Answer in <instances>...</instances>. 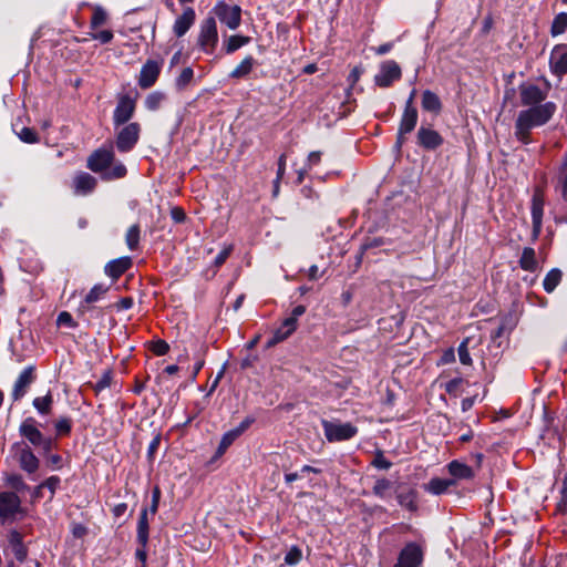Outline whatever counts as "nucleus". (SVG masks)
I'll list each match as a JSON object with an SVG mask.
<instances>
[{
	"mask_svg": "<svg viewBox=\"0 0 567 567\" xmlns=\"http://www.w3.org/2000/svg\"><path fill=\"white\" fill-rule=\"evenodd\" d=\"M107 290L109 288L101 284L93 286L89 293L85 296V302L93 303L99 301L102 298V296L106 293Z\"/></svg>",
	"mask_w": 567,
	"mask_h": 567,
	"instance_id": "obj_38",
	"label": "nucleus"
},
{
	"mask_svg": "<svg viewBox=\"0 0 567 567\" xmlns=\"http://www.w3.org/2000/svg\"><path fill=\"white\" fill-rule=\"evenodd\" d=\"M561 279H563L561 270L558 268H553L551 270H549L547 272V275L544 278V281H543L544 290L547 293H551L557 288V286L561 282Z\"/></svg>",
	"mask_w": 567,
	"mask_h": 567,
	"instance_id": "obj_29",
	"label": "nucleus"
},
{
	"mask_svg": "<svg viewBox=\"0 0 567 567\" xmlns=\"http://www.w3.org/2000/svg\"><path fill=\"white\" fill-rule=\"evenodd\" d=\"M321 161V152H311L308 155L306 167L307 169H312L313 166L318 165Z\"/></svg>",
	"mask_w": 567,
	"mask_h": 567,
	"instance_id": "obj_54",
	"label": "nucleus"
},
{
	"mask_svg": "<svg viewBox=\"0 0 567 567\" xmlns=\"http://www.w3.org/2000/svg\"><path fill=\"white\" fill-rule=\"evenodd\" d=\"M286 172V155L281 154L278 158L277 177L282 178Z\"/></svg>",
	"mask_w": 567,
	"mask_h": 567,
	"instance_id": "obj_61",
	"label": "nucleus"
},
{
	"mask_svg": "<svg viewBox=\"0 0 567 567\" xmlns=\"http://www.w3.org/2000/svg\"><path fill=\"white\" fill-rule=\"evenodd\" d=\"M9 544L12 547L14 557L22 561L27 557V549L22 542V535L18 530H11L9 533Z\"/></svg>",
	"mask_w": 567,
	"mask_h": 567,
	"instance_id": "obj_27",
	"label": "nucleus"
},
{
	"mask_svg": "<svg viewBox=\"0 0 567 567\" xmlns=\"http://www.w3.org/2000/svg\"><path fill=\"white\" fill-rule=\"evenodd\" d=\"M417 143L425 150H435L443 144V137L433 128L421 126L417 131Z\"/></svg>",
	"mask_w": 567,
	"mask_h": 567,
	"instance_id": "obj_17",
	"label": "nucleus"
},
{
	"mask_svg": "<svg viewBox=\"0 0 567 567\" xmlns=\"http://www.w3.org/2000/svg\"><path fill=\"white\" fill-rule=\"evenodd\" d=\"M447 467L450 474L457 480H468L474 475L473 470L468 465L458 461H452Z\"/></svg>",
	"mask_w": 567,
	"mask_h": 567,
	"instance_id": "obj_28",
	"label": "nucleus"
},
{
	"mask_svg": "<svg viewBox=\"0 0 567 567\" xmlns=\"http://www.w3.org/2000/svg\"><path fill=\"white\" fill-rule=\"evenodd\" d=\"M249 42H250V38L249 37L239 35V34L230 35L227 39L224 49H225V52L227 54H231L235 51H237L238 49H240L244 45L248 44Z\"/></svg>",
	"mask_w": 567,
	"mask_h": 567,
	"instance_id": "obj_32",
	"label": "nucleus"
},
{
	"mask_svg": "<svg viewBox=\"0 0 567 567\" xmlns=\"http://www.w3.org/2000/svg\"><path fill=\"white\" fill-rule=\"evenodd\" d=\"M214 12L220 22L225 23L230 30H235L239 27L241 10L238 6H228L220 2L214 8Z\"/></svg>",
	"mask_w": 567,
	"mask_h": 567,
	"instance_id": "obj_9",
	"label": "nucleus"
},
{
	"mask_svg": "<svg viewBox=\"0 0 567 567\" xmlns=\"http://www.w3.org/2000/svg\"><path fill=\"white\" fill-rule=\"evenodd\" d=\"M550 68L557 75L567 73V47H556L551 51Z\"/></svg>",
	"mask_w": 567,
	"mask_h": 567,
	"instance_id": "obj_22",
	"label": "nucleus"
},
{
	"mask_svg": "<svg viewBox=\"0 0 567 567\" xmlns=\"http://www.w3.org/2000/svg\"><path fill=\"white\" fill-rule=\"evenodd\" d=\"M196 19V13L193 8L187 7L184 9L183 13L176 18L173 31L176 37L181 38L185 35L188 30L192 28Z\"/></svg>",
	"mask_w": 567,
	"mask_h": 567,
	"instance_id": "obj_18",
	"label": "nucleus"
},
{
	"mask_svg": "<svg viewBox=\"0 0 567 567\" xmlns=\"http://www.w3.org/2000/svg\"><path fill=\"white\" fill-rule=\"evenodd\" d=\"M544 215V196L540 190H536L532 198V221H533V238L537 239L543 226Z\"/></svg>",
	"mask_w": 567,
	"mask_h": 567,
	"instance_id": "obj_15",
	"label": "nucleus"
},
{
	"mask_svg": "<svg viewBox=\"0 0 567 567\" xmlns=\"http://www.w3.org/2000/svg\"><path fill=\"white\" fill-rule=\"evenodd\" d=\"M238 437V432H235L234 430L224 433L217 447L216 456H221Z\"/></svg>",
	"mask_w": 567,
	"mask_h": 567,
	"instance_id": "obj_35",
	"label": "nucleus"
},
{
	"mask_svg": "<svg viewBox=\"0 0 567 567\" xmlns=\"http://www.w3.org/2000/svg\"><path fill=\"white\" fill-rule=\"evenodd\" d=\"M34 379V368L32 365H29L25 369H23V371L19 374L13 385L11 394L13 401H19L25 395L29 386L33 383Z\"/></svg>",
	"mask_w": 567,
	"mask_h": 567,
	"instance_id": "obj_16",
	"label": "nucleus"
},
{
	"mask_svg": "<svg viewBox=\"0 0 567 567\" xmlns=\"http://www.w3.org/2000/svg\"><path fill=\"white\" fill-rule=\"evenodd\" d=\"M567 30V13L557 14L551 23V34L559 35Z\"/></svg>",
	"mask_w": 567,
	"mask_h": 567,
	"instance_id": "obj_37",
	"label": "nucleus"
},
{
	"mask_svg": "<svg viewBox=\"0 0 567 567\" xmlns=\"http://www.w3.org/2000/svg\"><path fill=\"white\" fill-rule=\"evenodd\" d=\"M399 504L410 512L417 509L416 492L409 489L408 492H401L396 496Z\"/></svg>",
	"mask_w": 567,
	"mask_h": 567,
	"instance_id": "obj_31",
	"label": "nucleus"
},
{
	"mask_svg": "<svg viewBox=\"0 0 567 567\" xmlns=\"http://www.w3.org/2000/svg\"><path fill=\"white\" fill-rule=\"evenodd\" d=\"M135 106V101L130 95L121 96L113 112L114 125L120 126L127 123L134 115Z\"/></svg>",
	"mask_w": 567,
	"mask_h": 567,
	"instance_id": "obj_13",
	"label": "nucleus"
},
{
	"mask_svg": "<svg viewBox=\"0 0 567 567\" xmlns=\"http://www.w3.org/2000/svg\"><path fill=\"white\" fill-rule=\"evenodd\" d=\"M159 496H161V492L159 489L156 487L154 491H153V495H152V504H151V507L148 509V513H151V515H155L156 512H157V508H158V504H159Z\"/></svg>",
	"mask_w": 567,
	"mask_h": 567,
	"instance_id": "obj_56",
	"label": "nucleus"
},
{
	"mask_svg": "<svg viewBox=\"0 0 567 567\" xmlns=\"http://www.w3.org/2000/svg\"><path fill=\"white\" fill-rule=\"evenodd\" d=\"M422 107L424 111L439 114L442 110V103L434 92L425 90L422 94Z\"/></svg>",
	"mask_w": 567,
	"mask_h": 567,
	"instance_id": "obj_26",
	"label": "nucleus"
},
{
	"mask_svg": "<svg viewBox=\"0 0 567 567\" xmlns=\"http://www.w3.org/2000/svg\"><path fill=\"white\" fill-rule=\"evenodd\" d=\"M61 481H60V477L58 476H50L49 478H47L43 483H41L39 486H38V489H41V488H48L51 493V496L52 497L56 491V488L59 487Z\"/></svg>",
	"mask_w": 567,
	"mask_h": 567,
	"instance_id": "obj_45",
	"label": "nucleus"
},
{
	"mask_svg": "<svg viewBox=\"0 0 567 567\" xmlns=\"http://www.w3.org/2000/svg\"><path fill=\"white\" fill-rule=\"evenodd\" d=\"M193 76H194V71L192 68H185L181 74L178 75V78L176 79V86L178 89H184L186 87L190 81L193 80Z\"/></svg>",
	"mask_w": 567,
	"mask_h": 567,
	"instance_id": "obj_40",
	"label": "nucleus"
},
{
	"mask_svg": "<svg viewBox=\"0 0 567 567\" xmlns=\"http://www.w3.org/2000/svg\"><path fill=\"white\" fill-rule=\"evenodd\" d=\"M255 422L254 417L247 416L244 419L239 425L235 429H233L235 432H238V435L240 436L246 430L249 429V426Z\"/></svg>",
	"mask_w": 567,
	"mask_h": 567,
	"instance_id": "obj_57",
	"label": "nucleus"
},
{
	"mask_svg": "<svg viewBox=\"0 0 567 567\" xmlns=\"http://www.w3.org/2000/svg\"><path fill=\"white\" fill-rule=\"evenodd\" d=\"M147 545H140L138 548L135 551V557L142 563L141 567H146V559H147V551H146Z\"/></svg>",
	"mask_w": 567,
	"mask_h": 567,
	"instance_id": "obj_59",
	"label": "nucleus"
},
{
	"mask_svg": "<svg viewBox=\"0 0 567 567\" xmlns=\"http://www.w3.org/2000/svg\"><path fill=\"white\" fill-rule=\"evenodd\" d=\"M126 245L131 250H134L138 246L140 241V227L137 225H133L128 228L126 233Z\"/></svg>",
	"mask_w": 567,
	"mask_h": 567,
	"instance_id": "obj_39",
	"label": "nucleus"
},
{
	"mask_svg": "<svg viewBox=\"0 0 567 567\" xmlns=\"http://www.w3.org/2000/svg\"><path fill=\"white\" fill-rule=\"evenodd\" d=\"M111 380H112L111 373L110 372H105L102 375V378L96 382L95 389L97 391H102V390L109 388L110 384H111Z\"/></svg>",
	"mask_w": 567,
	"mask_h": 567,
	"instance_id": "obj_55",
	"label": "nucleus"
},
{
	"mask_svg": "<svg viewBox=\"0 0 567 567\" xmlns=\"http://www.w3.org/2000/svg\"><path fill=\"white\" fill-rule=\"evenodd\" d=\"M24 516L20 497L14 492H0V523L12 524Z\"/></svg>",
	"mask_w": 567,
	"mask_h": 567,
	"instance_id": "obj_3",
	"label": "nucleus"
},
{
	"mask_svg": "<svg viewBox=\"0 0 567 567\" xmlns=\"http://www.w3.org/2000/svg\"><path fill=\"white\" fill-rule=\"evenodd\" d=\"M93 39L99 40L101 43H109L113 39V33L109 30H103L95 33Z\"/></svg>",
	"mask_w": 567,
	"mask_h": 567,
	"instance_id": "obj_58",
	"label": "nucleus"
},
{
	"mask_svg": "<svg viewBox=\"0 0 567 567\" xmlns=\"http://www.w3.org/2000/svg\"><path fill=\"white\" fill-rule=\"evenodd\" d=\"M126 508L127 505L125 503H121L113 508V513L116 517H120L125 513Z\"/></svg>",
	"mask_w": 567,
	"mask_h": 567,
	"instance_id": "obj_64",
	"label": "nucleus"
},
{
	"mask_svg": "<svg viewBox=\"0 0 567 567\" xmlns=\"http://www.w3.org/2000/svg\"><path fill=\"white\" fill-rule=\"evenodd\" d=\"M72 423L69 417H60L55 422V430L59 435H68L71 432Z\"/></svg>",
	"mask_w": 567,
	"mask_h": 567,
	"instance_id": "obj_44",
	"label": "nucleus"
},
{
	"mask_svg": "<svg viewBox=\"0 0 567 567\" xmlns=\"http://www.w3.org/2000/svg\"><path fill=\"white\" fill-rule=\"evenodd\" d=\"M132 266V259L130 257H121L111 260L105 266V274L112 279L116 280L120 278L128 268Z\"/></svg>",
	"mask_w": 567,
	"mask_h": 567,
	"instance_id": "obj_23",
	"label": "nucleus"
},
{
	"mask_svg": "<svg viewBox=\"0 0 567 567\" xmlns=\"http://www.w3.org/2000/svg\"><path fill=\"white\" fill-rule=\"evenodd\" d=\"M400 78L401 69L399 64L393 60H388L381 64L378 74L374 76V82L381 87H388Z\"/></svg>",
	"mask_w": 567,
	"mask_h": 567,
	"instance_id": "obj_11",
	"label": "nucleus"
},
{
	"mask_svg": "<svg viewBox=\"0 0 567 567\" xmlns=\"http://www.w3.org/2000/svg\"><path fill=\"white\" fill-rule=\"evenodd\" d=\"M453 484L452 481L449 480H442V478H432L426 485L425 489L434 495L443 494L451 485Z\"/></svg>",
	"mask_w": 567,
	"mask_h": 567,
	"instance_id": "obj_33",
	"label": "nucleus"
},
{
	"mask_svg": "<svg viewBox=\"0 0 567 567\" xmlns=\"http://www.w3.org/2000/svg\"><path fill=\"white\" fill-rule=\"evenodd\" d=\"M372 465L379 470H389L392 463L384 457L382 452H378L372 461Z\"/></svg>",
	"mask_w": 567,
	"mask_h": 567,
	"instance_id": "obj_46",
	"label": "nucleus"
},
{
	"mask_svg": "<svg viewBox=\"0 0 567 567\" xmlns=\"http://www.w3.org/2000/svg\"><path fill=\"white\" fill-rule=\"evenodd\" d=\"M463 383L462 378H454L446 382L445 384V391L451 395H457L461 389V385Z\"/></svg>",
	"mask_w": 567,
	"mask_h": 567,
	"instance_id": "obj_49",
	"label": "nucleus"
},
{
	"mask_svg": "<svg viewBox=\"0 0 567 567\" xmlns=\"http://www.w3.org/2000/svg\"><path fill=\"white\" fill-rule=\"evenodd\" d=\"M19 433L22 437H24L30 444L35 447H39L43 451V453H48L51 451L53 445V440L51 437H47L42 434V432L38 427V422L33 417H27L19 427Z\"/></svg>",
	"mask_w": 567,
	"mask_h": 567,
	"instance_id": "obj_4",
	"label": "nucleus"
},
{
	"mask_svg": "<svg viewBox=\"0 0 567 567\" xmlns=\"http://www.w3.org/2000/svg\"><path fill=\"white\" fill-rule=\"evenodd\" d=\"M392 483L386 478L378 480L373 486L374 495L383 498L385 497L388 491L391 488Z\"/></svg>",
	"mask_w": 567,
	"mask_h": 567,
	"instance_id": "obj_41",
	"label": "nucleus"
},
{
	"mask_svg": "<svg viewBox=\"0 0 567 567\" xmlns=\"http://www.w3.org/2000/svg\"><path fill=\"white\" fill-rule=\"evenodd\" d=\"M306 312V307L302 305L296 306L290 316L286 318L281 326L274 332L271 339H269L267 347H274L277 343L289 338L298 327V319Z\"/></svg>",
	"mask_w": 567,
	"mask_h": 567,
	"instance_id": "obj_5",
	"label": "nucleus"
},
{
	"mask_svg": "<svg viewBox=\"0 0 567 567\" xmlns=\"http://www.w3.org/2000/svg\"><path fill=\"white\" fill-rule=\"evenodd\" d=\"M141 125L132 122L123 126L116 134L115 146L118 152L127 153L134 148L140 140Z\"/></svg>",
	"mask_w": 567,
	"mask_h": 567,
	"instance_id": "obj_8",
	"label": "nucleus"
},
{
	"mask_svg": "<svg viewBox=\"0 0 567 567\" xmlns=\"http://www.w3.org/2000/svg\"><path fill=\"white\" fill-rule=\"evenodd\" d=\"M148 533H150V523H148V508H143L141 511L137 528H136V542L138 545H147L148 543Z\"/></svg>",
	"mask_w": 567,
	"mask_h": 567,
	"instance_id": "obj_24",
	"label": "nucleus"
},
{
	"mask_svg": "<svg viewBox=\"0 0 567 567\" xmlns=\"http://www.w3.org/2000/svg\"><path fill=\"white\" fill-rule=\"evenodd\" d=\"M56 322H58L59 326H66V327H70V328L75 327V322H74L72 316L69 312H66V311H62L58 316Z\"/></svg>",
	"mask_w": 567,
	"mask_h": 567,
	"instance_id": "obj_52",
	"label": "nucleus"
},
{
	"mask_svg": "<svg viewBox=\"0 0 567 567\" xmlns=\"http://www.w3.org/2000/svg\"><path fill=\"white\" fill-rule=\"evenodd\" d=\"M454 360H455V354H454V350L453 349H450V350L445 351L444 354L441 358V362L444 363V364L451 363Z\"/></svg>",
	"mask_w": 567,
	"mask_h": 567,
	"instance_id": "obj_62",
	"label": "nucleus"
},
{
	"mask_svg": "<svg viewBox=\"0 0 567 567\" xmlns=\"http://www.w3.org/2000/svg\"><path fill=\"white\" fill-rule=\"evenodd\" d=\"M197 43L202 51L212 54L218 43V32L215 18L208 17L204 19L199 27Z\"/></svg>",
	"mask_w": 567,
	"mask_h": 567,
	"instance_id": "obj_6",
	"label": "nucleus"
},
{
	"mask_svg": "<svg viewBox=\"0 0 567 567\" xmlns=\"http://www.w3.org/2000/svg\"><path fill=\"white\" fill-rule=\"evenodd\" d=\"M86 166L94 173L101 174L105 181L123 178L127 169L121 162H114L113 146L101 147L94 151L87 158Z\"/></svg>",
	"mask_w": 567,
	"mask_h": 567,
	"instance_id": "obj_2",
	"label": "nucleus"
},
{
	"mask_svg": "<svg viewBox=\"0 0 567 567\" xmlns=\"http://www.w3.org/2000/svg\"><path fill=\"white\" fill-rule=\"evenodd\" d=\"M322 427L326 435V439L329 442H340L352 439L358 433L357 426L347 422H336V421H322Z\"/></svg>",
	"mask_w": 567,
	"mask_h": 567,
	"instance_id": "obj_7",
	"label": "nucleus"
},
{
	"mask_svg": "<svg viewBox=\"0 0 567 567\" xmlns=\"http://www.w3.org/2000/svg\"><path fill=\"white\" fill-rule=\"evenodd\" d=\"M415 93H416V91L412 90L409 99L405 102L404 110H416V107L414 106Z\"/></svg>",
	"mask_w": 567,
	"mask_h": 567,
	"instance_id": "obj_63",
	"label": "nucleus"
},
{
	"mask_svg": "<svg viewBox=\"0 0 567 567\" xmlns=\"http://www.w3.org/2000/svg\"><path fill=\"white\" fill-rule=\"evenodd\" d=\"M417 123V110H404L398 131V144H402L404 135L410 134Z\"/></svg>",
	"mask_w": 567,
	"mask_h": 567,
	"instance_id": "obj_20",
	"label": "nucleus"
},
{
	"mask_svg": "<svg viewBox=\"0 0 567 567\" xmlns=\"http://www.w3.org/2000/svg\"><path fill=\"white\" fill-rule=\"evenodd\" d=\"M87 534V528L83 526L82 524H74L72 526V535L75 538H82Z\"/></svg>",
	"mask_w": 567,
	"mask_h": 567,
	"instance_id": "obj_60",
	"label": "nucleus"
},
{
	"mask_svg": "<svg viewBox=\"0 0 567 567\" xmlns=\"http://www.w3.org/2000/svg\"><path fill=\"white\" fill-rule=\"evenodd\" d=\"M255 64V59L251 55H248L230 72L229 75L233 79L245 78L252 71Z\"/></svg>",
	"mask_w": 567,
	"mask_h": 567,
	"instance_id": "obj_30",
	"label": "nucleus"
},
{
	"mask_svg": "<svg viewBox=\"0 0 567 567\" xmlns=\"http://www.w3.org/2000/svg\"><path fill=\"white\" fill-rule=\"evenodd\" d=\"M19 465L28 474H34L40 465L39 458L29 446H22L19 451Z\"/></svg>",
	"mask_w": 567,
	"mask_h": 567,
	"instance_id": "obj_21",
	"label": "nucleus"
},
{
	"mask_svg": "<svg viewBox=\"0 0 567 567\" xmlns=\"http://www.w3.org/2000/svg\"><path fill=\"white\" fill-rule=\"evenodd\" d=\"M301 559V550L298 547H292L285 556V563L288 565H296Z\"/></svg>",
	"mask_w": 567,
	"mask_h": 567,
	"instance_id": "obj_51",
	"label": "nucleus"
},
{
	"mask_svg": "<svg viewBox=\"0 0 567 567\" xmlns=\"http://www.w3.org/2000/svg\"><path fill=\"white\" fill-rule=\"evenodd\" d=\"M231 250H233L231 246L224 247L218 252V255L216 256V258L214 260L215 266L220 267L226 261V259L229 257Z\"/></svg>",
	"mask_w": 567,
	"mask_h": 567,
	"instance_id": "obj_53",
	"label": "nucleus"
},
{
	"mask_svg": "<svg viewBox=\"0 0 567 567\" xmlns=\"http://www.w3.org/2000/svg\"><path fill=\"white\" fill-rule=\"evenodd\" d=\"M18 136L20 137L21 141L25 142V143H35V142H38L37 133L32 128H29V127H23L18 133Z\"/></svg>",
	"mask_w": 567,
	"mask_h": 567,
	"instance_id": "obj_50",
	"label": "nucleus"
},
{
	"mask_svg": "<svg viewBox=\"0 0 567 567\" xmlns=\"http://www.w3.org/2000/svg\"><path fill=\"white\" fill-rule=\"evenodd\" d=\"M96 178L89 173H78L73 178V188L76 195H87L94 190Z\"/></svg>",
	"mask_w": 567,
	"mask_h": 567,
	"instance_id": "obj_19",
	"label": "nucleus"
},
{
	"mask_svg": "<svg viewBox=\"0 0 567 567\" xmlns=\"http://www.w3.org/2000/svg\"><path fill=\"white\" fill-rule=\"evenodd\" d=\"M161 63L154 60H147L140 72L138 85L142 89H148L155 84L161 73Z\"/></svg>",
	"mask_w": 567,
	"mask_h": 567,
	"instance_id": "obj_14",
	"label": "nucleus"
},
{
	"mask_svg": "<svg viewBox=\"0 0 567 567\" xmlns=\"http://www.w3.org/2000/svg\"><path fill=\"white\" fill-rule=\"evenodd\" d=\"M423 561V550L415 543H409L400 553L394 567H419Z\"/></svg>",
	"mask_w": 567,
	"mask_h": 567,
	"instance_id": "obj_12",
	"label": "nucleus"
},
{
	"mask_svg": "<svg viewBox=\"0 0 567 567\" xmlns=\"http://www.w3.org/2000/svg\"><path fill=\"white\" fill-rule=\"evenodd\" d=\"M106 20V13L102 8H95L91 19L92 28L103 24Z\"/></svg>",
	"mask_w": 567,
	"mask_h": 567,
	"instance_id": "obj_48",
	"label": "nucleus"
},
{
	"mask_svg": "<svg viewBox=\"0 0 567 567\" xmlns=\"http://www.w3.org/2000/svg\"><path fill=\"white\" fill-rule=\"evenodd\" d=\"M519 267L525 271L534 272L538 268L536 251L532 247H525L519 258Z\"/></svg>",
	"mask_w": 567,
	"mask_h": 567,
	"instance_id": "obj_25",
	"label": "nucleus"
},
{
	"mask_svg": "<svg viewBox=\"0 0 567 567\" xmlns=\"http://www.w3.org/2000/svg\"><path fill=\"white\" fill-rule=\"evenodd\" d=\"M555 111L556 105L553 102L529 106L527 110L520 111L515 124L517 138L527 144L530 131L546 124L553 117Z\"/></svg>",
	"mask_w": 567,
	"mask_h": 567,
	"instance_id": "obj_1",
	"label": "nucleus"
},
{
	"mask_svg": "<svg viewBox=\"0 0 567 567\" xmlns=\"http://www.w3.org/2000/svg\"><path fill=\"white\" fill-rule=\"evenodd\" d=\"M165 100V94L162 92H152L145 97V107L148 111H156L161 107L162 103Z\"/></svg>",
	"mask_w": 567,
	"mask_h": 567,
	"instance_id": "obj_36",
	"label": "nucleus"
},
{
	"mask_svg": "<svg viewBox=\"0 0 567 567\" xmlns=\"http://www.w3.org/2000/svg\"><path fill=\"white\" fill-rule=\"evenodd\" d=\"M53 403L52 394L49 392L44 396H38L33 400V406L40 414H49Z\"/></svg>",
	"mask_w": 567,
	"mask_h": 567,
	"instance_id": "obj_34",
	"label": "nucleus"
},
{
	"mask_svg": "<svg viewBox=\"0 0 567 567\" xmlns=\"http://www.w3.org/2000/svg\"><path fill=\"white\" fill-rule=\"evenodd\" d=\"M548 95V90H542L535 84L524 83L519 86L520 102L525 106H536L543 104Z\"/></svg>",
	"mask_w": 567,
	"mask_h": 567,
	"instance_id": "obj_10",
	"label": "nucleus"
},
{
	"mask_svg": "<svg viewBox=\"0 0 567 567\" xmlns=\"http://www.w3.org/2000/svg\"><path fill=\"white\" fill-rule=\"evenodd\" d=\"M151 350L156 355H165L169 350V346L164 340H156L152 342Z\"/></svg>",
	"mask_w": 567,
	"mask_h": 567,
	"instance_id": "obj_47",
	"label": "nucleus"
},
{
	"mask_svg": "<svg viewBox=\"0 0 567 567\" xmlns=\"http://www.w3.org/2000/svg\"><path fill=\"white\" fill-rule=\"evenodd\" d=\"M7 483L14 488L18 492H23L28 488L27 484L24 483L23 478L19 474H12L8 476Z\"/></svg>",
	"mask_w": 567,
	"mask_h": 567,
	"instance_id": "obj_42",
	"label": "nucleus"
},
{
	"mask_svg": "<svg viewBox=\"0 0 567 567\" xmlns=\"http://www.w3.org/2000/svg\"><path fill=\"white\" fill-rule=\"evenodd\" d=\"M468 339H465L460 346H458V358L462 364L464 365H471L472 364V358L468 352L467 348Z\"/></svg>",
	"mask_w": 567,
	"mask_h": 567,
	"instance_id": "obj_43",
	"label": "nucleus"
}]
</instances>
